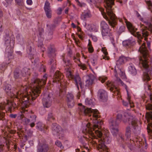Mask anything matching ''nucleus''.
<instances>
[{"label":"nucleus","mask_w":152,"mask_h":152,"mask_svg":"<svg viewBox=\"0 0 152 152\" xmlns=\"http://www.w3.org/2000/svg\"><path fill=\"white\" fill-rule=\"evenodd\" d=\"M118 82H119L122 86H124L125 87L126 89V91L128 92V91L127 90V86L126 84H124V83L123 82V81L120 79H119Z\"/></svg>","instance_id":"48"},{"label":"nucleus","mask_w":152,"mask_h":152,"mask_svg":"<svg viewBox=\"0 0 152 152\" xmlns=\"http://www.w3.org/2000/svg\"><path fill=\"white\" fill-rule=\"evenodd\" d=\"M148 7V9L152 12V3L150 1H145Z\"/></svg>","instance_id":"36"},{"label":"nucleus","mask_w":152,"mask_h":152,"mask_svg":"<svg viewBox=\"0 0 152 152\" xmlns=\"http://www.w3.org/2000/svg\"><path fill=\"white\" fill-rule=\"evenodd\" d=\"M111 132L112 134L114 136H116L118 133V130L117 127H114L113 126H110Z\"/></svg>","instance_id":"30"},{"label":"nucleus","mask_w":152,"mask_h":152,"mask_svg":"<svg viewBox=\"0 0 152 152\" xmlns=\"http://www.w3.org/2000/svg\"><path fill=\"white\" fill-rule=\"evenodd\" d=\"M125 113H128L123 111H120L118 113L117 118L115 120H114L112 118L110 119L109 122L110 125V126H113L114 127H118L121 122V119L124 122H127V117H124Z\"/></svg>","instance_id":"8"},{"label":"nucleus","mask_w":152,"mask_h":152,"mask_svg":"<svg viewBox=\"0 0 152 152\" xmlns=\"http://www.w3.org/2000/svg\"><path fill=\"white\" fill-rule=\"evenodd\" d=\"M78 105L79 106L78 112L79 114L83 115H88L90 117V119L92 120L94 123V124L91 126L89 123H88L86 125V128L83 130V132L89 134L94 138H96L97 136L99 137L100 139L97 148L99 152H104V138L103 137H102V132L98 130L102 128L103 122L100 120H97L99 118L98 110L92 109L91 108H86L81 103H79Z\"/></svg>","instance_id":"2"},{"label":"nucleus","mask_w":152,"mask_h":152,"mask_svg":"<svg viewBox=\"0 0 152 152\" xmlns=\"http://www.w3.org/2000/svg\"><path fill=\"white\" fill-rule=\"evenodd\" d=\"M129 72L133 75H135L137 74V70L135 67H129Z\"/></svg>","instance_id":"34"},{"label":"nucleus","mask_w":152,"mask_h":152,"mask_svg":"<svg viewBox=\"0 0 152 152\" xmlns=\"http://www.w3.org/2000/svg\"><path fill=\"white\" fill-rule=\"evenodd\" d=\"M55 50L52 48H50L49 49L48 53L49 56H55Z\"/></svg>","instance_id":"35"},{"label":"nucleus","mask_w":152,"mask_h":152,"mask_svg":"<svg viewBox=\"0 0 152 152\" xmlns=\"http://www.w3.org/2000/svg\"><path fill=\"white\" fill-rule=\"evenodd\" d=\"M52 133L54 135H57L58 134V138L62 139L64 137V132L61 127L56 123H53L51 126Z\"/></svg>","instance_id":"9"},{"label":"nucleus","mask_w":152,"mask_h":152,"mask_svg":"<svg viewBox=\"0 0 152 152\" xmlns=\"http://www.w3.org/2000/svg\"><path fill=\"white\" fill-rule=\"evenodd\" d=\"M64 77V75L62 73L58 70L56 71L53 77V83L59 82L63 79Z\"/></svg>","instance_id":"16"},{"label":"nucleus","mask_w":152,"mask_h":152,"mask_svg":"<svg viewBox=\"0 0 152 152\" xmlns=\"http://www.w3.org/2000/svg\"><path fill=\"white\" fill-rule=\"evenodd\" d=\"M56 145L58 147H60L62 149L64 148L61 142L58 140H56L55 142Z\"/></svg>","instance_id":"43"},{"label":"nucleus","mask_w":152,"mask_h":152,"mask_svg":"<svg viewBox=\"0 0 152 152\" xmlns=\"http://www.w3.org/2000/svg\"><path fill=\"white\" fill-rule=\"evenodd\" d=\"M90 3L95 4L99 0H87Z\"/></svg>","instance_id":"46"},{"label":"nucleus","mask_w":152,"mask_h":152,"mask_svg":"<svg viewBox=\"0 0 152 152\" xmlns=\"http://www.w3.org/2000/svg\"><path fill=\"white\" fill-rule=\"evenodd\" d=\"M37 128L41 131L45 130V125L40 122H39L37 124Z\"/></svg>","instance_id":"29"},{"label":"nucleus","mask_w":152,"mask_h":152,"mask_svg":"<svg viewBox=\"0 0 152 152\" xmlns=\"http://www.w3.org/2000/svg\"><path fill=\"white\" fill-rule=\"evenodd\" d=\"M124 117H127V122L132 126H128L125 129L126 143L128 148L132 150L133 148V144L134 143H135V142L140 147L144 146L145 148L146 149L147 147L146 140L144 139L143 141L142 138L138 136L140 133V128L137 126V120L128 113H125Z\"/></svg>","instance_id":"3"},{"label":"nucleus","mask_w":152,"mask_h":152,"mask_svg":"<svg viewBox=\"0 0 152 152\" xmlns=\"http://www.w3.org/2000/svg\"><path fill=\"white\" fill-rule=\"evenodd\" d=\"M55 67H51L50 69V72L51 73H53L55 71Z\"/></svg>","instance_id":"61"},{"label":"nucleus","mask_w":152,"mask_h":152,"mask_svg":"<svg viewBox=\"0 0 152 152\" xmlns=\"http://www.w3.org/2000/svg\"><path fill=\"white\" fill-rule=\"evenodd\" d=\"M104 20L101 21L100 23V26L102 29V33L103 36L104 35Z\"/></svg>","instance_id":"37"},{"label":"nucleus","mask_w":152,"mask_h":152,"mask_svg":"<svg viewBox=\"0 0 152 152\" xmlns=\"http://www.w3.org/2000/svg\"><path fill=\"white\" fill-rule=\"evenodd\" d=\"M48 147L45 144L39 145L37 146V152H48Z\"/></svg>","instance_id":"19"},{"label":"nucleus","mask_w":152,"mask_h":152,"mask_svg":"<svg viewBox=\"0 0 152 152\" xmlns=\"http://www.w3.org/2000/svg\"><path fill=\"white\" fill-rule=\"evenodd\" d=\"M148 132L149 134L151 136H152V129L147 128Z\"/></svg>","instance_id":"57"},{"label":"nucleus","mask_w":152,"mask_h":152,"mask_svg":"<svg viewBox=\"0 0 152 152\" xmlns=\"http://www.w3.org/2000/svg\"><path fill=\"white\" fill-rule=\"evenodd\" d=\"M126 60V58L124 56L119 57L118 59L116 61V65L117 66H120L123 65Z\"/></svg>","instance_id":"24"},{"label":"nucleus","mask_w":152,"mask_h":152,"mask_svg":"<svg viewBox=\"0 0 152 152\" xmlns=\"http://www.w3.org/2000/svg\"><path fill=\"white\" fill-rule=\"evenodd\" d=\"M38 74L34 73V77L31 79V83L28 85L22 86L20 90L16 92L15 94L11 92V86L9 84H5L3 87V89L12 98L21 99L22 101V105L23 108L28 107L30 104V101L34 100L39 96L41 92V88L46 84L48 75L45 74L43 78L40 80L37 78Z\"/></svg>","instance_id":"1"},{"label":"nucleus","mask_w":152,"mask_h":152,"mask_svg":"<svg viewBox=\"0 0 152 152\" xmlns=\"http://www.w3.org/2000/svg\"><path fill=\"white\" fill-rule=\"evenodd\" d=\"M106 50L105 49V60L107 59L108 60L110 59V57L107 56L108 53L107 52Z\"/></svg>","instance_id":"55"},{"label":"nucleus","mask_w":152,"mask_h":152,"mask_svg":"<svg viewBox=\"0 0 152 152\" xmlns=\"http://www.w3.org/2000/svg\"><path fill=\"white\" fill-rule=\"evenodd\" d=\"M130 97L128 95V97L127 98V99L128 100L129 103L125 101L124 100L122 101L123 104L124 106L126 107H128L129 104H130V106L131 107H133V105L132 104V102H131V101L130 100Z\"/></svg>","instance_id":"26"},{"label":"nucleus","mask_w":152,"mask_h":152,"mask_svg":"<svg viewBox=\"0 0 152 152\" xmlns=\"http://www.w3.org/2000/svg\"><path fill=\"white\" fill-rule=\"evenodd\" d=\"M86 86L88 87L91 86L95 79L94 76L92 75H89L86 76Z\"/></svg>","instance_id":"17"},{"label":"nucleus","mask_w":152,"mask_h":152,"mask_svg":"<svg viewBox=\"0 0 152 152\" xmlns=\"http://www.w3.org/2000/svg\"><path fill=\"white\" fill-rule=\"evenodd\" d=\"M99 80L102 83H103L104 82V79L103 77H100L99 78Z\"/></svg>","instance_id":"56"},{"label":"nucleus","mask_w":152,"mask_h":152,"mask_svg":"<svg viewBox=\"0 0 152 152\" xmlns=\"http://www.w3.org/2000/svg\"><path fill=\"white\" fill-rule=\"evenodd\" d=\"M20 75V72L17 69L15 70L14 72V77L15 79H18Z\"/></svg>","instance_id":"39"},{"label":"nucleus","mask_w":152,"mask_h":152,"mask_svg":"<svg viewBox=\"0 0 152 152\" xmlns=\"http://www.w3.org/2000/svg\"><path fill=\"white\" fill-rule=\"evenodd\" d=\"M117 139L119 142L121 143H123L125 141V140L124 138V136L121 134H119V137Z\"/></svg>","instance_id":"38"},{"label":"nucleus","mask_w":152,"mask_h":152,"mask_svg":"<svg viewBox=\"0 0 152 152\" xmlns=\"http://www.w3.org/2000/svg\"><path fill=\"white\" fill-rule=\"evenodd\" d=\"M58 15H60L61 14V12L62 11V9L61 8H59L58 9Z\"/></svg>","instance_id":"63"},{"label":"nucleus","mask_w":152,"mask_h":152,"mask_svg":"<svg viewBox=\"0 0 152 152\" xmlns=\"http://www.w3.org/2000/svg\"><path fill=\"white\" fill-rule=\"evenodd\" d=\"M26 3L29 5H31L32 4V1L31 0H27Z\"/></svg>","instance_id":"58"},{"label":"nucleus","mask_w":152,"mask_h":152,"mask_svg":"<svg viewBox=\"0 0 152 152\" xmlns=\"http://www.w3.org/2000/svg\"><path fill=\"white\" fill-rule=\"evenodd\" d=\"M127 0H117V1L121 4L123 1L126 2ZM114 0H105V20H106L109 25L113 28L115 27L117 24V20L116 19L115 15L111 9L112 6L114 4Z\"/></svg>","instance_id":"5"},{"label":"nucleus","mask_w":152,"mask_h":152,"mask_svg":"<svg viewBox=\"0 0 152 152\" xmlns=\"http://www.w3.org/2000/svg\"><path fill=\"white\" fill-rule=\"evenodd\" d=\"M111 69L113 70L114 73V75L115 77L117 76L118 74L120 76L122 79H126V76L124 71L122 69V67H112Z\"/></svg>","instance_id":"12"},{"label":"nucleus","mask_w":152,"mask_h":152,"mask_svg":"<svg viewBox=\"0 0 152 152\" xmlns=\"http://www.w3.org/2000/svg\"><path fill=\"white\" fill-rule=\"evenodd\" d=\"M1 141V138L0 137V152H5L4 151L3 148L4 145Z\"/></svg>","instance_id":"51"},{"label":"nucleus","mask_w":152,"mask_h":152,"mask_svg":"<svg viewBox=\"0 0 152 152\" xmlns=\"http://www.w3.org/2000/svg\"><path fill=\"white\" fill-rule=\"evenodd\" d=\"M10 38L7 37V39L5 40V43L7 47L6 48V51L8 53H11L13 51V48L14 44V42L12 41V45H11L10 41L9 39Z\"/></svg>","instance_id":"14"},{"label":"nucleus","mask_w":152,"mask_h":152,"mask_svg":"<svg viewBox=\"0 0 152 152\" xmlns=\"http://www.w3.org/2000/svg\"><path fill=\"white\" fill-rule=\"evenodd\" d=\"M65 70L66 72V77L69 80L71 79L74 81L75 85L78 90H79V85L81 88L83 87V85L81 81V78L78 74H76L75 75H73L70 67H67L65 69Z\"/></svg>","instance_id":"7"},{"label":"nucleus","mask_w":152,"mask_h":152,"mask_svg":"<svg viewBox=\"0 0 152 152\" xmlns=\"http://www.w3.org/2000/svg\"><path fill=\"white\" fill-rule=\"evenodd\" d=\"M124 20L126 23L127 28L131 33L133 36L137 37L138 38L137 41L139 45L140 44V42L142 41L141 39L143 38V37H146L149 35L148 31H150L152 33V24L148 21L145 20L144 21V23L148 26V28H147L146 26H144L142 28L141 30L142 35H141L139 32H136L137 30V29L133 26L131 23L129 22H128L125 18H124Z\"/></svg>","instance_id":"4"},{"label":"nucleus","mask_w":152,"mask_h":152,"mask_svg":"<svg viewBox=\"0 0 152 152\" xmlns=\"http://www.w3.org/2000/svg\"><path fill=\"white\" fill-rule=\"evenodd\" d=\"M106 86L108 89H109L112 92H115L116 91L117 94L118 93V90L117 87L115 86L111 82L108 81L107 83L106 84Z\"/></svg>","instance_id":"20"},{"label":"nucleus","mask_w":152,"mask_h":152,"mask_svg":"<svg viewBox=\"0 0 152 152\" xmlns=\"http://www.w3.org/2000/svg\"><path fill=\"white\" fill-rule=\"evenodd\" d=\"M91 15L90 12H84L81 15V18L83 20H85L87 18L90 17Z\"/></svg>","instance_id":"25"},{"label":"nucleus","mask_w":152,"mask_h":152,"mask_svg":"<svg viewBox=\"0 0 152 152\" xmlns=\"http://www.w3.org/2000/svg\"><path fill=\"white\" fill-rule=\"evenodd\" d=\"M85 103L89 107H92L94 105V103L93 102L92 99L90 98H87L85 99Z\"/></svg>","instance_id":"28"},{"label":"nucleus","mask_w":152,"mask_h":152,"mask_svg":"<svg viewBox=\"0 0 152 152\" xmlns=\"http://www.w3.org/2000/svg\"><path fill=\"white\" fill-rule=\"evenodd\" d=\"M44 9L47 17L50 18L52 17V11L50 6V3L48 1H46L44 7Z\"/></svg>","instance_id":"13"},{"label":"nucleus","mask_w":152,"mask_h":152,"mask_svg":"<svg viewBox=\"0 0 152 152\" xmlns=\"http://www.w3.org/2000/svg\"><path fill=\"white\" fill-rule=\"evenodd\" d=\"M56 61L53 59H51L50 62L49 63V65L53 66L56 65Z\"/></svg>","instance_id":"44"},{"label":"nucleus","mask_w":152,"mask_h":152,"mask_svg":"<svg viewBox=\"0 0 152 152\" xmlns=\"http://www.w3.org/2000/svg\"><path fill=\"white\" fill-rule=\"evenodd\" d=\"M74 100H75L74 96L73 94L71 92H68L66 96V101Z\"/></svg>","instance_id":"32"},{"label":"nucleus","mask_w":152,"mask_h":152,"mask_svg":"<svg viewBox=\"0 0 152 152\" xmlns=\"http://www.w3.org/2000/svg\"><path fill=\"white\" fill-rule=\"evenodd\" d=\"M38 47L40 49H41V50L44 52L45 49L44 48H43V45L42 43H41L40 44H39L38 45Z\"/></svg>","instance_id":"53"},{"label":"nucleus","mask_w":152,"mask_h":152,"mask_svg":"<svg viewBox=\"0 0 152 152\" xmlns=\"http://www.w3.org/2000/svg\"><path fill=\"white\" fill-rule=\"evenodd\" d=\"M73 60L75 62H77V61H80L79 58H76L75 56H74L73 57Z\"/></svg>","instance_id":"59"},{"label":"nucleus","mask_w":152,"mask_h":152,"mask_svg":"<svg viewBox=\"0 0 152 152\" xmlns=\"http://www.w3.org/2000/svg\"><path fill=\"white\" fill-rule=\"evenodd\" d=\"M8 4H10L12 1L13 0H5Z\"/></svg>","instance_id":"64"},{"label":"nucleus","mask_w":152,"mask_h":152,"mask_svg":"<svg viewBox=\"0 0 152 152\" xmlns=\"http://www.w3.org/2000/svg\"><path fill=\"white\" fill-rule=\"evenodd\" d=\"M21 73L23 76H27V78L25 79L26 81H27L28 80V76H29L30 74V70L29 69L27 68V67H24L21 71Z\"/></svg>","instance_id":"21"},{"label":"nucleus","mask_w":152,"mask_h":152,"mask_svg":"<svg viewBox=\"0 0 152 152\" xmlns=\"http://www.w3.org/2000/svg\"><path fill=\"white\" fill-rule=\"evenodd\" d=\"M88 51L90 53H92L94 51V49L92 46L88 47Z\"/></svg>","instance_id":"54"},{"label":"nucleus","mask_w":152,"mask_h":152,"mask_svg":"<svg viewBox=\"0 0 152 152\" xmlns=\"http://www.w3.org/2000/svg\"><path fill=\"white\" fill-rule=\"evenodd\" d=\"M66 102L67 106L69 108H72L75 105V100L67 101H66Z\"/></svg>","instance_id":"31"},{"label":"nucleus","mask_w":152,"mask_h":152,"mask_svg":"<svg viewBox=\"0 0 152 152\" xmlns=\"http://www.w3.org/2000/svg\"><path fill=\"white\" fill-rule=\"evenodd\" d=\"M133 41H132L131 40L128 39L125 41H124L123 42L122 44L124 46L126 47V48L130 47L132 45V43L133 42Z\"/></svg>","instance_id":"27"},{"label":"nucleus","mask_w":152,"mask_h":152,"mask_svg":"<svg viewBox=\"0 0 152 152\" xmlns=\"http://www.w3.org/2000/svg\"><path fill=\"white\" fill-rule=\"evenodd\" d=\"M111 137L109 131L105 129V143L109 144L111 142Z\"/></svg>","instance_id":"23"},{"label":"nucleus","mask_w":152,"mask_h":152,"mask_svg":"<svg viewBox=\"0 0 152 152\" xmlns=\"http://www.w3.org/2000/svg\"><path fill=\"white\" fill-rule=\"evenodd\" d=\"M139 50L142 53V56L138 57L140 66H149L148 58L149 51L146 48L145 43H143L140 47Z\"/></svg>","instance_id":"6"},{"label":"nucleus","mask_w":152,"mask_h":152,"mask_svg":"<svg viewBox=\"0 0 152 152\" xmlns=\"http://www.w3.org/2000/svg\"><path fill=\"white\" fill-rule=\"evenodd\" d=\"M53 99V94L48 92L44 94V97L42 99V102L45 107H49L51 105L52 100Z\"/></svg>","instance_id":"10"},{"label":"nucleus","mask_w":152,"mask_h":152,"mask_svg":"<svg viewBox=\"0 0 152 152\" xmlns=\"http://www.w3.org/2000/svg\"><path fill=\"white\" fill-rule=\"evenodd\" d=\"M97 97L100 101H103L104 97V90L103 89H99L98 92Z\"/></svg>","instance_id":"22"},{"label":"nucleus","mask_w":152,"mask_h":152,"mask_svg":"<svg viewBox=\"0 0 152 152\" xmlns=\"http://www.w3.org/2000/svg\"><path fill=\"white\" fill-rule=\"evenodd\" d=\"M105 28H106L108 29V31L106 32H105V36L106 37V38H109L110 39L112 43L114 46H115V43L114 42V38L112 36V34L110 32V30L109 29L108 25L105 23Z\"/></svg>","instance_id":"18"},{"label":"nucleus","mask_w":152,"mask_h":152,"mask_svg":"<svg viewBox=\"0 0 152 152\" xmlns=\"http://www.w3.org/2000/svg\"><path fill=\"white\" fill-rule=\"evenodd\" d=\"M146 114L148 118L152 119V111L147 112L146 113Z\"/></svg>","instance_id":"50"},{"label":"nucleus","mask_w":152,"mask_h":152,"mask_svg":"<svg viewBox=\"0 0 152 152\" xmlns=\"http://www.w3.org/2000/svg\"><path fill=\"white\" fill-rule=\"evenodd\" d=\"M93 40L94 42H96L97 40V37L94 36H92V37Z\"/></svg>","instance_id":"62"},{"label":"nucleus","mask_w":152,"mask_h":152,"mask_svg":"<svg viewBox=\"0 0 152 152\" xmlns=\"http://www.w3.org/2000/svg\"><path fill=\"white\" fill-rule=\"evenodd\" d=\"M16 3L19 6H23L24 5V2L23 0H15Z\"/></svg>","instance_id":"41"},{"label":"nucleus","mask_w":152,"mask_h":152,"mask_svg":"<svg viewBox=\"0 0 152 152\" xmlns=\"http://www.w3.org/2000/svg\"><path fill=\"white\" fill-rule=\"evenodd\" d=\"M66 90L64 89V90L61 89H60L59 95L60 96H63L66 93Z\"/></svg>","instance_id":"45"},{"label":"nucleus","mask_w":152,"mask_h":152,"mask_svg":"<svg viewBox=\"0 0 152 152\" xmlns=\"http://www.w3.org/2000/svg\"><path fill=\"white\" fill-rule=\"evenodd\" d=\"M17 115L16 114H11L10 115V117L12 118H15Z\"/></svg>","instance_id":"60"},{"label":"nucleus","mask_w":152,"mask_h":152,"mask_svg":"<svg viewBox=\"0 0 152 152\" xmlns=\"http://www.w3.org/2000/svg\"><path fill=\"white\" fill-rule=\"evenodd\" d=\"M36 116L35 115H32L30 117V118H25V122L26 124L30 126L31 127H34L35 126V123L36 122Z\"/></svg>","instance_id":"15"},{"label":"nucleus","mask_w":152,"mask_h":152,"mask_svg":"<svg viewBox=\"0 0 152 152\" xmlns=\"http://www.w3.org/2000/svg\"><path fill=\"white\" fill-rule=\"evenodd\" d=\"M85 26L86 27V28L88 30L90 31H91L93 30V29L91 28V25L89 24L87 25L86 23H85Z\"/></svg>","instance_id":"49"},{"label":"nucleus","mask_w":152,"mask_h":152,"mask_svg":"<svg viewBox=\"0 0 152 152\" xmlns=\"http://www.w3.org/2000/svg\"><path fill=\"white\" fill-rule=\"evenodd\" d=\"M143 71L142 77L144 81L150 80V76L152 75V67H141Z\"/></svg>","instance_id":"11"},{"label":"nucleus","mask_w":152,"mask_h":152,"mask_svg":"<svg viewBox=\"0 0 152 152\" xmlns=\"http://www.w3.org/2000/svg\"><path fill=\"white\" fill-rule=\"evenodd\" d=\"M55 119V118L53 117V114L51 113H48L47 120L48 121H52V120H53Z\"/></svg>","instance_id":"40"},{"label":"nucleus","mask_w":152,"mask_h":152,"mask_svg":"<svg viewBox=\"0 0 152 152\" xmlns=\"http://www.w3.org/2000/svg\"><path fill=\"white\" fill-rule=\"evenodd\" d=\"M24 117V115L22 112L19 113L18 115V118L19 119H22Z\"/></svg>","instance_id":"47"},{"label":"nucleus","mask_w":152,"mask_h":152,"mask_svg":"<svg viewBox=\"0 0 152 152\" xmlns=\"http://www.w3.org/2000/svg\"><path fill=\"white\" fill-rule=\"evenodd\" d=\"M125 27L124 26H121L119 28V29L118 31V33L120 34L123 32H124L125 31Z\"/></svg>","instance_id":"42"},{"label":"nucleus","mask_w":152,"mask_h":152,"mask_svg":"<svg viewBox=\"0 0 152 152\" xmlns=\"http://www.w3.org/2000/svg\"><path fill=\"white\" fill-rule=\"evenodd\" d=\"M150 99L152 103V95L151 94L150 95ZM146 109L148 110H152V104H148L146 106Z\"/></svg>","instance_id":"33"},{"label":"nucleus","mask_w":152,"mask_h":152,"mask_svg":"<svg viewBox=\"0 0 152 152\" xmlns=\"http://www.w3.org/2000/svg\"><path fill=\"white\" fill-rule=\"evenodd\" d=\"M99 11L101 12V14L102 15L103 18H104V9L102 7H99Z\"/></svg>","instance_id":"52"}]
</instances>
